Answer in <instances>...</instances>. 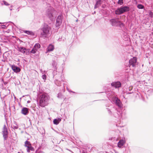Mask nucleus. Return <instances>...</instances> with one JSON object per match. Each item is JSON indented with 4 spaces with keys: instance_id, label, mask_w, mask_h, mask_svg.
<instances>
[{
    "instance_id": "obj_30",
    "label": "nucleus",
    "mask_w": 153,
    "mask_h": 153,
    "mask_svg": "<svg viewBox=\"0 0 153 153\" xmlns=\"http://www.w3.org/2000/svg\"><path fill=\"white\" fill-rule=\"evenodd\" d=\"M3 2L4 3V4L6 6H8L10 5L7 2L5 1H3Z\"/></svg>"
},
{
    "instance_id": "obj_13",
    "label": "nucleus",
    "mask_w": 153,
    "mask_h": 153,
    "mask_svg": "<svg viewBox=\"0 0 153 153\" xmlns=\"http://www.w3.org/2000/svg\"><path fill=\"white\" fill-rule=\"evenodd\" d=\"M28 112V109L27 108H23L21 111L22 113L25 115H27Z\"/></svg>"
},
{
    "instance_id": "obj_14",
    "label": "nucleus",
    "mask_w": 153,
    "mask_h": 153,
    "mask_svg": "<svg viewBox=\"0 0 153 153\" xmlns=\"http://www.w3.org/2000/svg\"><path fill=\"white\" fill-rule=\"evenodd\" d=\"M115 13L116 15H120L123 13L121 8L120 7L117 9L115 11Z\"/></svg>"
},
{
    "instance_id": "obj_4",
    "label": "nucleus",
    "mask_w": 153,
    "mask_h": 153,
    "mask_svg": "<svg viewBox=\"0 0 153 153\" xmlns=\"http://www.w3.org/2000/svg\"><path fill=\"white\" fill-rule=\"evenodd\" d=\"M111 25L112 26H120V27L123 26V24L120 21L116 19H111L110 20Z\"/></svg>"
},
{
    "instance_id": "obj_15",
    "label": "nucleus",
    "mask_w": 153,
    "mask_h": 153,
    "mask_svg": "<svg viewBox=\"0 0 153 153\" xmlns=\"http://www.w3.org/2000/svg\"><path fill=\"white\" fill-rule=\"evenodd\" d=\"M123 13L128 11L130 10L129 7L127 6H124L121 7Z\"/></svg>"
},
{
    "instance_id": "obj_10",
    "label": "nucleus",
    "mask_w": 153,
    "mask_h": 153,
    "mask_svg": "<svg viewBox=\"0 0 153 153\" xmlns=\"http://www.w3.org/2000/svg\"><path fill=\"white\" fill-rule=\"evenodd\" d=\"M11 68L14 72L18 73L20 71V69L18 67L15 66V65H12Z\"/></svg>"
},
{
    "instance_id": "obj_21",
    "label": "nucleus",
    "mask_w": 153,
    "mask_h": 153,
    "mask_svg": "<svg viewBox=\"0 0 153 153\" xmlns=\"http://www.w3.org/2000/svg\"><path fill=\"white\" fill-rule=\"evenodd\" d=\"M23 32L27 34H30L32 35H34V33L32 31L27 30H24Z\"/></svg>"
},
{
    "instance_id": "obj_23",
    "label": "nucleus",
    "mask_w": 153,
    "mask_h": 153,
    "mask_svg": "<svg viewBox=\"0 0 153 153\" xmlns=\"http://www.w3.org/2000/svg\"><path fill=\"white\" fill-rule=\"evenodd\" d=\"M33 47L37 50L40 47V45L39 43H36L35 45Z\"/></svg>"
},
{
    "instance_id": "obj_37",
    "label": "nucleus",
    "mask_w": 153,
    "mask_h": 153,
    "mask_svg": "<svg viewBox=\"0 0 153 153\" xmlns=\"http://www.w3.org/2000/svg\"><path fill=\"white\" fill-rule=\"evenodd\" d=\"M58 85V86H60V84H59V85Z\"/></svg>"
},
{
    "instance_id": "obj_40",
    "label": "nucleus",
    "mask_w": 153,
    "mask_h": 153,
    "mask_svg": "<svg viewBox=\"0 0 153 153\" xmlns=\"http://www.w3.org/2000/svg\"><path fill=\"white\" fill-rule=\"evenodd\" d=\"M0 24H1V23L0 22Z\"/></svg>"
},
{
    "instance_id": "obj_26",
    "label": "nucleus",
    "mask_w": 153,
    "mask_h": 153,
    "mask_svg": "<svg viewBox=\"0 0 153 153\" xmlns=\"http://www.w3.org/2000/svg\"><path fill=\"white\" fill-rule=\"evenodd\" d=\"M37 50H36V49H35L34 47H33V49H32V50L30 51V53L33 54L35 53Z\"/></svg>"
},
{
    "instance_id": "obj_27",
    "label": "nucleus",
    "mask_w": 153,
    "mask_h": 153,
    "mask_svg": "<svg viewBox=\"0 0 153 153\" xmlns=\"http://www.w3.org/2000/svg\"><path fill=\"white\" fill-rule=\"evenodd\" d=\"M117 3L120 5H122L123 3V0H119Z\"/></svg>"
},
{
    "instance_id": "obj_39",
    "label": "nucleus",
    "mask_w": 153,
    "mask_h": 153,
    "mask_svg": "<svg viewBox=\"0 0 153 153\" xmlns=\"http://www.w3.org/2000/svg\"><path fill=\"white\" fill-rule=\"evenodd\" d=\"M55 83H56V84H57V82H56Z\"/></svg>"
},
{
    "instance_id": "obj_5",
    "label": "nucleus",
    "mask_w": 153,
    "mask_h": 153,
    "mask_svg": "<svg viewBox=\"0 0 153 153\" xmlns=\"http://www.w3.org/2000/svg\"><path fill=\"white\" fill-rule=\"evenodd\" d=\"M137 59L136 57H133L129 60V67H135L137 65Z\"/></svg>"
},
{
    "instance_id": "obj_22",
    "label": "nucleus",
    "mask_w": 153,
    "mask_h": 153,
    "mask_svg": "<svg viewBox=\"0 0 153 153\" xmlns=\"http://www.w3.org/2000/svg\"><path fill=\"white\" fill-rule=\"evenodd\" d=\"M31 145V144L30 143V142L27 141L26 140L25 142V146L26 147H27V146H29Z\"/></svg>"
},
{
    "instance_id": "obj_2",
    "label": "nucleus",
    "mask_w": 153,
    "mask_h": 153,
    "mask_svg": "<svg viewBox=\"0 0 153 153\" xmlns=\"http://www.w3.org/2000/svg\"><path fill=\"white\" fill-rule=\"evenodd\" d=\"M39 105L42 107H44L47 105L49 100V97L46 94H41L39 97Z\"/></svg>"
},
{
    "instance_id": "obj_28",
    "label": "nucleus",
    "mask_w": 153,
    "mask_h": 153,
    "mask_svg": "<svg viewBox=\"0 0 153 153\" xmlns=\"http://www.w3.org/2000/svg\"><path fill=\"white\" fill-rule=\"evenodd\" d=\"M53 123L56 125H57L59 123V122L57 120V119H55L53 121Z\"/></svg>"
},
{
    "instance_id": "obj_1",
    "label": "nucleus",
    "mask_w": 153,
    "mask_h": 153,
    "mask_svg": "<svg viewBox=\"0 0 153 153\" xmlns=\"http://www.w3.org/2000/svg\"><path fill=\"white\" fill-rule=\"evenodd\" d=\"M42 30L43 32L41 33V37L44 38L47 37L51 35L52 33L51 28L46 24L44 25Z\"/></svg>"
},
{
    "instance_id": "obj_7",
    "label": "nucleus",
    "mask_w": 153,
    "mask_h": 153,
    "mask_svg": "<svg viewBox=\"0 0 153 153\" xmlns=\"http://www.w3.org/2000/svg\"><path fill=\"white\" fill-rule=\"evenodd\" d=\"M62 15H60L58 16L56 19V27H59L62 23Z\"/></svg>"
},
{
    "instance_id": "obj_38",
    "label": "nucleus",
    "mask_w": 153,
    "mask_h": 153,
    "mask_svg": "<svg viewBox=\"0 0 153 153\" xmlns=\"http://www.w3.org/2000/svg\"><path fill=\"white\" fill-rule=\"evenodd\" d=\"M77 21H78V19H77L76 20V22H77Z\"/></svg>"
},
{
    "instance_id": "obj_20",
    "label": "nucleus",
    "mask_w": 153,
    "mask_h": 153,
    "mask_svg": "<svg viewBox=\"0 0 153 153\" xmlns=\"http://www.w3.org/2000/svg\"><path fill=\"white\" fill-rule=\"evenodd\" d=\"M33 150L34 149L33 147L31 146V145L29 146H27V152H30V150L33 151Z\"/></svg>"
},
{
    "instance_id": "obj_25",
    "label": "nucleus",
    "mask_w": 153,
    "mask_h": 153,
    "mask_svg": "<svg viewBox=\"0 0 153 153\" xmlns=\"http://www.w3.org/2000/svg\"><path fill=\"white\" fill-rule=\"evenodd\" d=\"M137 7L139 9H143L144 8V6L141 4H138L137 5Z\"/></svg>"
},
{
    "instance_id": "obj_19",
    "label": "nucleus",
    "mask_w": 153,
    "mask_h": 153,
    "mask_svg": "<svg viewBox=\"0 0 153 153\" xmlns=\"http://www.w3.org/2000/svg\"><path fill=\"white\" fill-rule=\"evenodd\" d=\"M12 127L14 129H17L18 128L19 126L17 123L16 122H14L12 124Z\"/></svg>"
},
{
    "instance_id": "obj_3",
    "label": "nucleus",
    "mask_w": 153,
    "mask_h": 153,
    "mask_svg": "<svg viewBox=\"0 0 153 153\" xmlns=\"http://www.w3.org/2000/svg\"><path fill=\"white\" fill-rule=\"evenodd\" d=\"M56 14V11L54 10L53 8L51 7L48 9L46 13V16L51 20L54 19Z\"/></svg>"
},
{
    "instance_id": "obj_33",
    "label": "nucleus",
    "mask_w": 153,
    "mask_h": 153,
    "mask_svg": "<svg viewBox=\"0 0 153 153\" xmlns=\"http://www.w3.org/2000/svg\"><path fill=\"white\" fill-rule=\"evenodd\" d=\"M57 119V120H58V121L59 122H59H60L61 120V118H59L57 119Z\"/></svg>"
},
{
    "instance_id": "obj_32",
    "label": "nucleus",
    "mask_w": 153,
    "mask_h": 153,
    "mask_svg": "<svg viewBox=\"0 0 153 153\" xmlns=\"http://www.w3.org/2000/svg\"><path fill=\"white\" fill-rule=\"evenodd\" d=\"M42 79H44L45 80L46 79V75L45 74L43 75L42 76Z\"/></svg>"
},
{
    "instance_id": "obj_9",
    "label": "nucleus",
    "mask_w": 153,
    "mask_h": 153,
    "mask_svg": "<svg viewBox=\"0 0 153 153\" xmlns=\"http://www.w3.org/2000/svg\"><path fill=\"white\" fill-rule=\"evenodd\" d=\"M111 85L116 88H119L121 86V83L120 82H114L111 83Z\"/></svg>"
},
{
    "instance_id": "obj_31",
    "label": "nucleus",
    "mask_w": 153,
    "mask_h": 153,
    "mask_svg": "<svg viewBox=\"0 0 153 153\" xmlns=\"http://www.w3.org/2000/svg\"><path fill=\"white\" fill-rule=\"evenodd\" d=\"M1 28L3 29H6V25H1Z\"/></svg>"
},
{
    "instance_id": "obj_11",
    "label": "nucleus",
    "mask_w": 153,
    "mask_h": 153,
    "mask_svg": "<svg viewBox=\"0 0 153 153\" xmlns=\"http://www.w3.org/2000/svg\"><path fill=\"white\" fill-rule=\"evenodd\" d=\"M115 104L119 107L120 108L122 107V103L121 101L118 98H115Z\"/></svg>"
},
{
    "instance_id": "obj_34",
    "label": "nucleus",
    "mask_w": 153,
    "mask_h": 153,
    "mask_svg": "<svg viewBox=\"0 0 153 153\" xmlns=\"http://www.w3.org/2000/svg\"><path fill=\"white\" fill-rule=\"evenodd\" d=\"M108 111V113L109 114H111V111L109 109L107 108Z\"/></svg>"
},
{
    "instance_id": "obj_24",
    "label": "nucleus",
    "mask_w": 153,
    "mask_h": 153,
    "mask_svg": "<svg viewBox=\"0 0 153 153\" xmlns=\"http://www.w3.org/2000/svg\"><path fill=\"white\" fill-rule=\"evenodd\" d=\"M149 15L150 17L151 18L153 17V12L150 10L148 11Z\"/></svg>"
},
{
    "instance_id": "obj_8",
    "label": "nucleus",
    "mask_w": 153,
    "mask_h": 153,
    "mask_svg": "<svg viewBox=\"0 0 153 153\" xmlns=\"http://www.w3.org/2000/svg\"><path fill=\"white\" fill-rule=\"evenodd\" d=\"M2 132L3 137L4 138V140H7L8 136V132L6 127V126L5 125H4Z\"/></svg>"
},
{
    "instance_id": "obj_29",
    "label": "nucleus",
    "mask_w": 153,
    "mask_h": 153,
    "mask_svg": "<svg viewBox=\"0 0 153 153\" xmlns=\"http://www.w3.org/2000/svg\"><path fill=\"white\" fill-rule=\"evenodd\" d=\"M62 95L61 93H59L57 96V97L58 98H62Z\"/></svg>"
},
{
    "instance_id": "obj_35",
    "label": "nucleus",
    "mask_w": 153,
    "mask_h": 153,
    "mask_svg": "<svg viewBox=\"0 0 153 153\" xmlns=\"http://www.w3.org/2000/svg\"><path fill=\"white\" fill-rule=\"evenodd\" d=\"M12 7H13V6H11V8H12ZM12 10V8H10V10H11H11Z\"/></svg>"
},
{
    "instance_id": "obj_6",
    "label": "nucleus",
    "mask_w": 153,
    "mask_h": 153,
    "mask_svg": "<svg viewBox=\"0 0 153 153\" xmlns=\"http://www.w3.org/2000/svg\"><path fill=\"white\" fill-rule=\"evenodd\" d=\"M18 50L25 55H28L30 53V49H27L22 47H19L18 48Z\"/></svg>"
},
{
    "instance_id": "obj_12",
    "label": "nucleus",
    "mask_w": 153,
    "mask_h": 153,
    "mask_svg": "<svg viewBox=\"0 0 153 153\" xmlns=\"http://www.w3.org/2000/svg\"><path fill=\"white\" fill-rule=\"evenodd\" d=\"M51 65L53 68L55 70H57V63L56 61L54 59L53 60L51 63Z\"/></svg>"
},
{
    "instance_id": "obj_17",
    "label": "nucleus",
    "mask_w": 153,
    "mask_h": 153,
    "mask_svg": "<svg viewBox=\"0 0 153 153\" xmlns=\"http://www.w3.org/2000/svg\"><path fill=\"white\" fill-rule=\"evenodd\" d=\"M47 49V51L48 52L52 51L54 49V46L51 44H50L48 46Z\"/></svg>"
},
{
    "instance_id": "obj_16",
    "label": "nucleus",
    "mask_w": 153,
    "mask_h": 153,
    "mask_svg": "<svg viewBox=\"0 0 153 153\" xmlns=\"http://www.w3.org/2000/svg\"><path fill=\"white\" fill-rule=\"evenodd\" d=\"M125 143V141L124 140H120L118 143V147L119 148L121 147L124 145Z\"/></svg>"
},
{
    "instance_id": "obj_36",
    "label": "nucleus",
    "mask_w": 153,
    "mask_h": 153,
    "mask_svg": "<svg viewBox=\"0 0 153 153\" xmlns=\"http://www.w3.org/2000/svg\"><path fill=\"white\" fill-rule=\"evenodd\" d=\"M122 117V115H121V113H120V115H119V117Z\"/></svg>"
},
{
    "instance_id": "obj_18",
    "label": "nucleus",
    "mask_w": 153,
    "mask_h": 153,
    "mask_svg": "<svg viewBox=\"0 0 153 153\" xmlns=\"http://www.w3.org/2000/svg\"><path fill=\"white\" fill-rule=\"evenodd\" d=\"M101 4V0H98L95 4L94 7V9H96L97 7H99Z\"/></svg>"
}]
</instances>
